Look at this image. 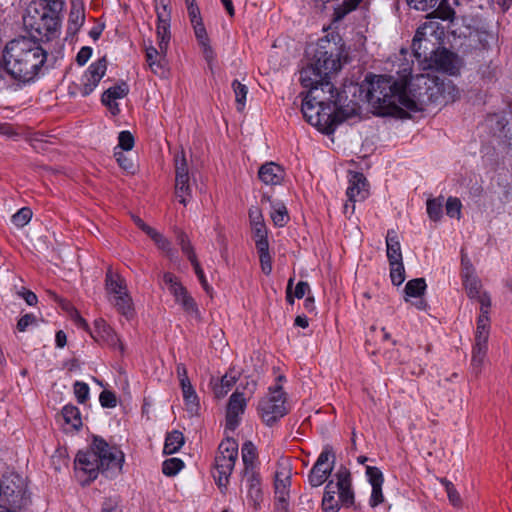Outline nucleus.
Wrapping results in <instances>:
<instances>
[{
    "label": "nucleus",
    "mask_w": 512,
    "mask_h": 512,
    "mask_svg": "<svg viewBox=\"0 0 512 512\" xmlns=\"http://www.w3.org/2000/svg\"><path fill=\"white\" fill-rule=\"evenodd\" d=\"M453 54L447 50H443L437 55L436 62L439 64L440 68L446 72L452 73L454 69L453 66Z\"/></svg>",
    "instance_id": "nucleus-49"
},
{
    "label": "nucleus",
    "mask_w": 512,
    "mask_h": 512,
    "mask_svg": "<svg viewBox=\"0 0 512 512\" xmlns=\"http://www.w3.org/2000/svg\"><path fill=\"white\" fill-rule=\"evenodd\" d=\"M407 2L410 7L416 10L427 11L434 9L439 3V0H407Z\"/></svg>",
    "instance_id": "nucleus-58"
},
{
    "label": "nucleus",
    "mask_w": 512,
    "mask_h": 512,
    "mask_svg": "<svg viewBox=\"0 0 512 512\" xmlns=\"http://www.w3.org/2000/svg\"><path fill=\"white\" fill-rule=\"evenodd\" d=\"M178 244L182 252L187 256L188 260L193 263L198 260L194 248L184 232H179L177 235Z\"/></svg>",
    "instance_id": "nucleus-41"
},
{
    "label": "nucleus",
    "mask_w": 512,
    "mask_h": 512,
    "mask_svg": "<svg viewBox=\"0 0 512 512\" xmlns=\"http://www.w3.org/2000/svg\"><path fill=\"white\" fill-rule=\"evenodd\" d=\"M109 301L126 318H130L134 314L133 301L129 293L125 295L116 296V298H109Z\"/></svg>",
    "instance_id": "nucleus-26"
},
{
    "label": "nucleus",
    "mask_w": 512,
    "mask_h": 512,
    "mask_svg": "<svg viewBox=\"0 0 512 512\" xmlns=\"http://www.w3.org/2000/svg\"><path fill=\"white\" fill-rule=\"evenodd\" d=\"M107 70V63L105 58H101L96 62L90 64L88 69L81 77L79 91L82 96H88L98 86L100 80L103 78Z\"/></svg>",
    "instance_id": "nucleus-10"
},
{
    "label": "nucleus",
    "mask_w": 512,
    "mask_h": 512,
    "mask_svg": "<svg viewBox=\"0 0 512 512\" xmlns=\"http://www.w3.org/2000/svg\"><path fill=\"white\" fill-rule=\"evenodd\" d=\"M258 176L265 185H278L283 181L285 171L280 165L267 162L259 168Z\"/></svg>",
    "instance_id": "nucleus-19"
},
{
    "label": "nucleus",
    "mask_w": 512,
    "mask_h": 512,
    "mask_svg": "<svg viewBox=\"0 0 512 512\" xmlns=\"http://www.w3.org/2000/svg\"><path fill=\"white\" fill-rule=\"evenodd\" d=\"M252 237L255 241V246L257 248H262L269 246L267 239V229L265 223L258 224L257 226H251Z\"/></svg>",
    "instance_id": "nucleus-38"
},
{
    "label": "nucleus",
    "mask_w": 512,
    "mask_h": 512,
    "mask_svg": "<svg viewBox=\"0 0 512 512\" xmlns=\"http://www.w3.org/2000/svg\"><path fill=\"white\" fill-rule=\"evenodd\" d=\"M175 194L180 203L187 205L192 197V188L189 179L175 180Z\"/></svg>",
    "instance_id": "nucleus-36"
},
{
    "label": "nucleus",
    "mask_w": 512,
    "mask_h": 512,
    "mask_svg": "<svg viewBox=\"0 0 512 512\" xmlns=\"http://www.w3.org/2000/svg\"><path fill=\"white\" fill-rule=\"evenodd\" d=\"M291 468L287 462L280 463L275 473V499L280 508L286 510L290 494Z\"/></svg>",
    "instance_id": "nucleus-11"
},
{
    "label": "nucleus",
    "mask_w": 512,
    "mask_h": 512,
    "mask_svg": "<svg viewBox=\"0 0 512 512\" xmlns=\"http://www.w3.org/2000/svg\"><path fill=\"white\" fill-rule=\"evenodd\" d=\"M182 179H189L187 161L183 151L175 156V180Z\"/></svg>",
    "instance_id": "nucleus-42"
},
{
    "label": "nucleus",
    "mask_w": 512,
    "mask_h": 512,
    "mask_svg": "<svg viewBox=\"0 0 512 512\" xmlns=\"http://www.w3.org/2000/svg\"><path fill=\"white\" fill-rule=\"evenodd\" d=\"M426 281L424 278H415L407 282L405 285V301H408L410 297L419 298L426 290Z\"/></svg>",
    "instance_id": "nucleus-30"
},
{
    "label": "nucleus",
    "mask_w": 512,
    "mask_h": 512,
    "mask_svg": "<svg viewBox=\"0 0 512 512\" xmlns=\"http://www.w3.org/2000/svg\"><path fill=\"white\" fill-rule=\"evenodd\" d=\"M330 475L318 467H312L308 475V482L312 487H319L326 482Z\"/></svg>",
    "instance_id": "nucleus-46"
},
{
    "label": "nucleus",
    "mask_w": 512,
    "mask_h": 512,
    "mask_svg": "<svg viewBox=\"0 0 512 512\" xmlns=\"http://www.w3.org/2000/svg\"><path fill=\"white\" fill-rule=\"evenodd\" d=\"M119 500L117 497L107 498L102 504L101 512H120Z\"/></svg>",
    "instance_id": "nucleus-64"
},
{
    "label": "nucleus",
    "mask_w": 512,
    "mask_h": 512,
    "mask_svg": "<svg viewBox=\"0 0 512 512\" xmlns=\"http://www.w3.org/2000/svg\"><path fill=\"white\" fill-rule=\"evenodd\" d=\"M37 321L38 320L36 316H34L33 314H25L19 319L17 323V328L20 332H24L27 330L28 327L36 326Z\"/></svg>",
    "instance_id": "nucleus-61"
},
{
    "label": "nucleus",
    "mask_w": 512,
    "mask_h": 512,
    "mask_svg": "<svg viewBox=\"0 0 512 512\" xmlns=\"http://www.w3.org/2000/svg\"><path fill=\"white\" fill-rule=\"evenodd\" d=\"M289 411L286 393L282 386L270 387L268 393L259 401L258 412L263 422L271 426Z\"/></svg>",
    "instance_id": "nucleus-6"
},
{
    "label": "nucleus",
    "mask_w": 512,
    "mask_h": 512,
    "mask_svg": "<svg viewBox=\"0 0 512 512\" xmlns=\"http://www.w3.org/2000/svg\"><path fill=\"white\" fill-rule=\"evenodd\" d=\"M487 350H488V347L474 345L473 351H472V366L474 369H477L478 367H480L483 364L484 359L486 357Z\"/></svg>",
    "instance_id": "nucleus-57"
},
{
    "label": "nucleus",
    "mask_w": 512,
    "mask_h": 512,
    "mask_svg": "<svg viewBox=\"0 0 512 512\" xmlns=\"http://www.w3.org/2000/svg\"><path fill=\"white\" fill-rule=\"evenodd\" d=\"M246 408V399L242 393H233L227 405L226 411V430L234 431L241 419V415L244 413Z\"/></svg>",
    "instance_id": "nucleus-13"
},
{
    "label": "nucleus",
    "mask_w": 512,
    "mask_h": 512,
    "mask_svg": "<svg viewBox=\"0 0 512 512\" xmlns=\"http://www.w3.org/2000/svg\"><path fill=\"white\" fill-rule=\"evenodd\" d=\"M427 213L431 220L438 221L442 217L443 198H433L427 200Z\"/></svg>",
    "instance_id": "nucleus-40"
},
{
    "label": "nucleus",
    "mask_w": 512,
    "mask_h": 512,
    "mask_svg": "<svg viewBox=\"0 0 512 512\" xmlns=\"http://www.w3.org/2000/svg\"><path fill=\"white\" fill-rule=\"evenodd\" d=\"M475 300L480 303V315L478 318H490L491 297L489 293L483 291Z\"/></svg>",
    "instance_id": "nucleus-52"
},
{
    "label": "nucleus",
    "mask_w": 512,
    "mask_h": 512,
    "mask_svg": "<svg viewBox=\"0 0 512 512\" xmlns=\"http://www.w3.org/2000/svg\"><path fill=\"white\" fill-rule=\"evenodd\" d=\"M311 64L329 80L342 67V52L336 44L325 41L318 45Z\"/></svg>",
    "instance_id": "nucleus-7"
},
{
    "label": "nucleus",
    "mask_w": 512,
    "mask_h": 512,
    "mask_svg": "<svg viewBox=\"0 0 512 512\" xmlns=\"http://www.w3.org/2000/svg\"><path fill=\"white\" fill-rule=\"evenodd\" d=\"M300 82L303 87L309 88V91L314 89L320 90V94L328 95V99L333 101L334 104L339 103V95L341 94L330 80L326 79L312 64L301 70Z\"/></svg>",
    "instance_id": "nucleus-8"
},
{
    "label": "nucleus",
    "mask_w": 512,
    "mask_h": 512,
    "mask_svg": "<svg viewBox=\"0 0 512 512\" xmlns=\"http://www.w3.org/2000/svg\"><path fill=\"white\" fill-rule=\"evenodd\" d=\"M184 444V436L178 431L174 430L166 436L165 444H164V453L165 454H174L179 451V449Z\"/></svg>",
    "instance_id": "nucleus-31"
},
{
    "label": "nucleus",
    "mask_w": 512,
    "mask_h": 512,
    "mask_svg": "<svg viewBox=\"0 0 512 512\" xmlns=\"http://www.w3.org/2000/svg\"><path fill=\"white\" fill-rule=\"evenodd\" d=\"M184 467V463L179 458H170L163 462L162 464V472L166 476H174L176 475L182 468Z\"/></svg>",
    "instance_id": "nucleus-45"
},
{
    "label": "nucleus",
    "mask_w": 512,
    "mask_h": 512,
    "mask_svg": "<svg viewBox=\"0 0 512 512\" xmlns=\"http://www.w3.org/2000/svg\"><path fill=\"white\" fill-rule=\"evenodd\" d=\"M336 486L334 481L331 480L325 486V492L322 499V509L324 512H337L339 510V503L335 499Z\"/></svg>",
    "instance_id": "nucleus-27"
},
{
    "label": "nucleus",
    "mask_w": 512,
    "mask_h": 512,
    "mask_svg": "<svg viewBox=\"0 0 512 512\" xmlns=\"http://www.w3.org/2000/svg\"><path fill=\"white\" fill-rule=\"evenodd\" d=\"M410 72L395 80L392 76L375 75L369 81L367 98L378 115L404 117L407 112L421 110V105L426 102H449L454 101L458 91L451 81L439 82L436 77L428 75H417L413 86L420 90L412 93L407 90L408 77Z\"/></svg>",
    "instance_id": "nucleus-1"
},
{
    "label": "nucleus",
    "mask_w": 512,
    "mask_h": 512,
    "mask_svg": "<svg viewBox=\"0 0 512 512\" xmlns=\"http://www.w3.org/2000/svg\"><path fill=\"white\" fill-rule=\"evenodd\" d=\"M146 60L151 71L155 74H162L164 67V59L167 51H162L160 48L156 49L154 46L149 45L145 48Z\"/></svg>",
    "instance_id": "nucleus-23"
},
{
    "label": "nucleus",
    "mask_w": 512,
    "mask_h": 512,
    "mask_svg": "<svg viewBox=\"0 0 512 512\" xmlns=\"http://www.w3.org/2000/svg\"><path fill=\"white\" fill-rule=\"evenodd\" d=\"M257 252L259 254V260L261 264L262 271L269 275L272 271V258L269 253V246L262 248H257Z\"/></svg>",
    "instance_id": "nucleus-48"
},
{
    "label": "nucleus",
    "mask_w": 512,
    "mask_h": 512,
    "mask_svg": "<svg viewBox=\"0 0 512 512\" xmlns=\"http://www.w3.org/2000/svg\"><path fill=\"white\" fill-rule=\"evenodd\" d=\"M192 26L199 45L209 42V38L203 22H197L192 24Z\"/></svg>",
    "instance_id": "nucleus-62"
},
{
    "label": "nucleus",
    "mask_w": 512,
    "mask_h": 512,
    "mask_svg": "<svg viewBox=\"0 0 512 512\" xmlns=\"http://www.w3.org/2000/svg\"><path fill=\"white\" fill-rule=\"evenodd\" d=\"M124 454L116 446H110L103 438L95 436L90 447L79 451L75 458L78 472L87 474L88 480L97 478L99 472L113 477L122 469Z\"/></svg>",
    "instance_id": "nucleus-3"
},
{
    "label": "nucleus",
    "mask_w": 512,
    "mask_h": 512,
    "mask_svg": "<svg viewBox=\"0 0 512 512\" xmlns=\"http://www.w3.org/2000/svg\"><path fill=\"white\" fill-rule=\"evenodd\" d=\"M105 282L109 298H116V296L125 295L128 292L125 280L111 269L106 274Z\"/></svg>",
    "instance_id": "nucleus-21"
},
{
    "label": "nucleus",
    "mask_w": 512,
    "mask_h": 512,
    "mask_svg": "<svg viewBox=\"0 0 512 512\" xmlns=\"http://www.w3.org/2000/svg\"><path fill=\"white\" fill-rule=\"evenodd\" d=\"M91 335L97 341H103L111 347H118L121 351L123 350V345L117 334L103 319H97L94 322V331Z\"/></svg>",
    "instance_id": "nucleus-17"
},
{
    "label": "nucleus",
    "mask_w": 512,
    "mask_h": 512,
    "mask_svg": "<svg viewBox=\"0 0 512 512\" xmlns=\"http://www.w3.org/2000/svg\"><path fill=\"white\" fill-rule=\"evenodd\" d=\"M149 237L155 242L159 249L166 253L168 257L172 259L175 256V251L172 249L170 241L162 234L154 229Z\"/></svg>",
    "instance_id": "nucleus-39"
},
{
    "label": "nucleus",
    "mask_w": 512,
    "mask_h": 512,
    "mask_svg": "<svg viewBox=\"0 0 512 512\" xmlns=\"http://www.w3.org/2000/svg\"><path fill=\"white\" fill-rule=\"evenodd\" d=\"M348 202L344 206L345 212L351 207L352 212L355 209V203L364 201L368 195V184L366 178L361 173H354L349 179V186L346 191Z\"/></svg>",
    "instance_id": "nucleus-12"
},
{
    "label": "nucleus",
    "mask_w": 512,
    "mask_h": 512,
    "mask_svg": "<svg viewBox=\"0 0 512 512\" xmlns=\"http://www.w3.org/2000/svg\"><path fill=\"white\" fill-rule=\"evenodd\" d=\"M335 460L336 457L332 447L326 446L318 456L313 466L318 467L320 470H323L327 474L331 475L335 466Z\"/></svg>",
    "instance_id": "nucleus-25"
},
{
    "label": "nucleus",
    "mask_w": 512,
    "mask_h": 512,
    "mask_svg": "<svg viewBox=\"0 0 512 512\" xmlns=\"http://www.w3.org/2000/svg\"><path fill=\"white\" fill-rule=\"evenodd\" d=\"M490 318H478L475 333V346L488 347Z\"/></svg>",
    "instance_id": "nucleus-29"
},
{
    "label": "nucleus",
    "mask_w": 512,
    "mask_h": 512,
    "mask_svg": "<svg viewBox=\"0 0 512 512\" xmlns=\"http://www.w3.org/2000/svg\"><path fill=\"white\" fill-rule=\"evenodd\" d=\"M186 409L191 414H196L200 408L199 397L194 386H181Z\"/></svg>",
    "instance_id": "nucleus-33"
},
{
    "label": "nucleus",
    "mask_w": 512,
    "mask_h": 512,
    "mask_svg": "<svg viewBox=\"0 0 512 512\" xmlns=\"http://www.w3.org/2000/svg\"><path fill=\"white\" fill-rule=\"evenodd\" d=\"M62 6L63 2L60 0L48 3L44 0L32 1L23 15V24L30 32L39 35L55 30L58 24L57 13Z\"/></svg>",
    "instance_id": "nucleus-5"
},
{
    "label": "nucleus",
    "mask_w": 512,
    "mask_h": 512,
    "mask_svg": "<svg viewBox=\"0 0 512 512\" xmlns=\"http://www.w3.org/2000/svg\"><path fill=\"white\" fill-rule=\"evenodd\" d=\"M434 14L437 18L442 20H449L454 16V10L448 5L446 0H439V3L435 7Z\"/></svg>",
    "instance_id": "nucleus-50"
},
{
    "label": "nucleus",
    "mask_w": 512,
    "mask_h": 512,
    "mask_svg": "<svg viewBox=\"0 0 512 512\" xmlns=\"http://www.w3.org/2000/svg\"><path fill=\"white\" fill-rule=\"evenodd\" d=\"M216 456H225V458L236 461L238 458V443L236 440L226 437V439L220 443Z\"/></svg>",
    "instance_id": "nucleus-34"
},
{
    "label": "nucleus",
    "mask_w": 512,
    "mask_h": 512,
    "mask_svg": "<svg viewBox=\"0 0 512 512\" xmlns=\"http://www.w3.org/2000/svg\"><path fill=\"white\" fill-rule=\"evenodd\" d=\"M441 482L445 487L449 501L454 506H460V504H461L460 494L458 493V491L456 490L454 485L446 479H443Z\"/></svg>",
    "instance_id": "nucleus-56"
},
{
    "label": "nucleus",
    "mask_w": 512,
    "mask_h": 512,
    "mask_svg": "<svg viewBox=\"0 0 512 512\" xmlns=\"http://www.w3.org/2000/svg\"><path fill=\"white\" fill-rule=\"evenodd\" d=\"M118 147L121 150L129 151L134 146V138L129 131H122L119 133L118 137Z\"/></svg>",
    "instance_id": "nucleus-59"
},
{
    "label": "nucleus",
    "mask_w": 512,
    "mask_h": 512,
    "mask_svg": "<svg viewBox=\"0 0 512 512\" xmlns=\"http://www.w3.org/2000/svg\"><path fill=\"white\" fill-rule=\"evenodd\" d=\"M461 201L456 197H449L446 202V213L451 218L459 219L461 216Z\"/></svg>",
    "instance_id": "nucleus-51"
},
{
    "label": "nucleus",
    "mask_w": 512,
    "mask_h": 512,
    "mask_svg": "<svg viewBox=\"0 0 512 512\" xmlns=\"http://www.w3.org/2000/svg\"><path fill=\"white\" fill-rule=\"evenodd\" d=\"M85 12L83 4L78 0H73L68 19V31L75 34L83 25Z\"/></svg>",
    "instance_id": "nucleus-22"
},
{
    "label": "nucleus",
    "mask_w": 512,
    "mask_h": 512,
    "mask_svg": "<svg viewBox=\"0 0 512 512\" xmlns=\"http://www.w3.org/2000/svg\"><path fill=\"white\" fill-rule=\"evenodd\" d=\"M99 402L104 408H114L117 405L118 399L114 392L105 389L100 393Z\"/></svg>",
    "instance_id": "nucleus-54"
},
{
    "label": "nucleus",
    "mask_w": 512,
    "mask_h": 512,
    "mask_svg": "<svg viewBox=\"0 0 512 512\" xmlns=\"http://www.w3.org/2000/svg\"><path fill=\"white\" fill-rule=\"evenodd\" d=\"M390 264V278L394 285L399 286L405 281V268L403 261L391 262Z\"/></svg>",
    "instance_id": "nucleus-44"
},
{
    "label": "nucleus",
    "mask_w": 512,
    "mask_h": 512,
    "mask_svg": "<svg viewBox=\"0 0 512 512\" xmlns=\"http://www.w3.org/2000/svg\"><path fill=\"white\" fill-rule=\"evenodd\" d=\"M169 0H155V9L157 14V39L158 47L162 51H167L170 41V10L168 9Z\"/></svg>",
    "instance_id": "nucleus-9"
},
{
    "label": "nucleus",
    "mask_w": 512,
    "mask_h": 512,
    "mask_svg": "<svg viewBox=\"0 0 512 512\" xmlns=\"http://www.w3.org/2000/svg\"><path fill=\"white\" fill-rule=\"evenodd\" d=\"M242 454V462L244 465L243 470H249L252 471L256 470V459H257V451L254 444L250 441L245 442L241 449Z\"/></svg>",
    "instance_id": "nucleus-28"
},
{
    "label": "nucleus",
    "mask_w": 512,
    "mask_h": 512,
    "mask_svg": "<svg viewBox=\"0 0 512 512\" xmlns=\"http://www.w3.org/2000/svg\"><path fill=\"white\" fill-rule=\"evenodd\" d=\"M426 28H427L426 26L418 28V30L416 31V34L413 38L412 48H413L415 56L417 58L422 57V53L420 52V49H421V42L423 41L424 36L426 34L425 33Z\"/></svg>",
    "instance_id": "nucleus-60"
},
{
    "label": "nucleus",
    "mask_w": 512,
    "mask_h": 512,
    "mask_svg": "<svg viewBox=\"0 0 512 512\" xmlns=\"http://www.w3.org/2000/svg\"><path fill=\"white\" fill-rule=\"evenodd\" d=\"M386 248L389 263L403 261L400 241L394 230H388L387 232Z\"/></svg>",
    "instance_id": "nucleus-24"
},
{
    "label": "nucleus",
    "mask_w": 512,
    "mask_h": 512,
    "mask_svg": "<svg viewBox=\"0 0 512 512\" xmlns=\"http://www.w3.org/2000/svg\"><path fill=\"white\" fill-rule=\"evenodd\" d=\"M245 489L247 498L256 507L262 499L261 479L259 473L255 470H243L241 480V490Z\"/></svg>",
    "instance_id": "nucleus-14"
},
{
    "label": "nucleus",
    "mask_w": 512,
    "mask_h": 512,
    "mask_svg": "<svg viewBox=\"0 0 512 512\" xmlns=\"http://www.w3.org/2000/svg\"><path fill=\"white\" fill-rule=\"evenodd\" d=\"M463 285L467 296L472 300H475L483 292L481 282L477 277L463 280Z\"/></svg>",
    "instance_id": "nucleus-43"
},
{
    "label": "nucleus",
    "mask_w": 512,
    "mask_h": 512,
    "mask_svg": "<svg viewBox=\"0 0 512 512\" xmlns=\"http://www.w3.org/2000/svg\"><path fill=\"white\" fill-rule=\"evenodd\" d=\"M366 475L368 477V481L371 486H382L384 482V477L382 472L374 466L366 467Z\"/></svg>",
    "instance_id": "nucleus-53"
},
{
    "label": "nucleus",
    "mask_w": 512,
    "mask_h": 512,
    "mask_svg": "<svg viewBox=\"0 0 512 512\" xmlns=\"http://www.w3.org/2000/svg\"><path fill=\"white\" fill-rule=\"evenodd\" d=\"M235 460L225 458V456L215 457L214 466V479L219 487H226L229 482V477L234 469Z\"/></svg>",
    "instance_id": "nucleus-20"
},
{
    "label": "nucleus",
    "mask_w": 512,
    "mask_h": 512,
    "mask_svg": "<svg viewBox=\"0 0 512 512\" xmlns=\"http://www.w3.org/2000/svg\"><path fill=\"white\" fill-rule=\"evenodd\" d=\"M271 219L275 226L283 227L289 220V215L286 206L280 202H273L271 205Z\"/></svg>",
    "instance_id": "nucleus-32"
},
{
    "label": "nucleus",
    "mask_w": 512,
    "mask_h": 512,
    "mask_svg": "<svg viewBox=\"0 0 512 512\" xmlns=\"http://www.w3.org/2000/svg\"><path fill=\"white\" fill-rule=\"evenodd\" d=\"M301 111L308 123L326 133H331L333 124L340 117L349 118L356 113V104L346 109L342 106V96L339 95V103L334 104L328 99V95L320 94V90H310L303 100Z\"/></svg>",
    "instance_id": "nucleus-4"
},
{
    "label": "nucleus",
    "mask_w": 512,
    "mask_h": 512,
    "mask_svg": "<svg viewBox=\"0 0 512 512\" xmlns=\"http://www.w3.org/2000/svg\"><path fill=\"white\" fill-rule=\"evenodd\" d=\"M128 93V86L125 83H122L121 85H117L114 87H111L107 89L103 95L105 96V99L112 98V99H121L125 97Z\"/></svg>",
    "instance_id": "nucleus-55"
},
{
    "label": "nucleus",
    "mask_w": 512,
    "mask_h": 512,
    "mask_svg": "<svg viewBox=\"0 0 512 512\" xmlns=\"http://www.w3.org/2000/svg\"><path fill=\"white\" fill-rule=\"evenodd\" d=\"M336 479V492L343 505H351L354 501V493L351 488V474L346 467H340L334 475Z\"/></svg>",
    "instance_id": "nucleus-16"
},
{
    "label": "nucleus",
    "mask_w": 512,
    "mask_h": 512,
    "mask_svg": "<svg viewBox=\"0 0 512 512\" xmlns=\"http://www.w3.org/2000/svg\"><path fill=\"white\" fill-rule=\"evenodd\" d=\"M22 494V487L0 481V512H15L13 508L18 506Z\"/></svg>",
    "instance_id": "nucleus-15"
},
{
    "label": "nucleus",
    "mask_w": 512,
    "mask_h": 512,
    "mask_svg": "<svg viewBox=\"0 0 512 512\" xmlns=\"http://www.w3.org/2000/svg\"><path fill=\"white\" fill-rule=\"evenodd\" d=\"M172 295L174 296L175 302L182 307L188 316L197 321L201 320L198 305L185 287H176V289H173Z\"/></svg>",
    "instance_id": "nucleus-18"
},
{
    "label": "nucleus",
    "mask_w": 512,
    "mask_h": 512,
    "mask_svg": "<svg viewBox=\"0 0 512 512\" xmlns=\"http://www.w3.org/2000/svg\"><path fill=\"white\" fill-rule=\"evenodd\" d=\"M116 160L121 168L124 170L131 172L134 168L133 162L130 158H128L123 151H115L114 153Z\"/></svg>",
    "instance_id": "nucleus-63"
},
{
    "label": "nucleus",
    "mask_w": 512,
    "mask_h": 512,
    "mask_svg": "<svg viewBox=\"0 0 512 512\" xmlns=\"http://www.w3.org/2000/svg\"><path fill=\"white\" fill-rule=\"evenodd\" d=\"M47 54L41 45L26 37L8 42L3 51L4 68L13 78L31 81L46 62Z\"/></svg>",
    "instance_id": "nucleus-2"
},
{
    "label": "nucleus",
    "mask_w": 512,
    "mask_h": 512,
    "mask_svg": "<svg viewBox=\"0 0 512 512\" xmlns=\"http://www.w3.org/2000/svg\"><path fill=\"white\" fill-rule=\"evenodd\" d=\"M232 89L235 94L237 110L243 111L245 104H246L248 88L246 85L240 83L238 80H234L232 82Z\"/></svg>",
    "instance_id": "nucleus-37"
},
{
    "label": "nucleus",
    "mask_w": 512,
    "mask_h": 512,
    "mask_svg": "<svg viewBox=\"0 0 512 512\" xmlns=\"http://www.w3.org/2000/svg\"><path fill=\"white\" fill-rule=\"evenodd\" d=\"M62 416L65 423L71 425L74 429H79L82 426V420L79 409L73 405H66L62 409Z\"/></svg>",
    "instance_id": "nucleus-35"
},
{
    "label": "nucleus",
    "mask_w": 512,
    "mask_h": 512,
    "mask_svg": "<svg viewBox=\"0 0 512 512\" xmlns=\"http://www.w3.org/2000/svg\"><path fill=\"white\" fill-rule=\"evenodd\" d=\"M32 218V211L30 208L24 207L18 210L12 218L11 221L16 227H24Z\"/></svg>",
    "instance_id": "nucleus-47"
}]
</instances>
